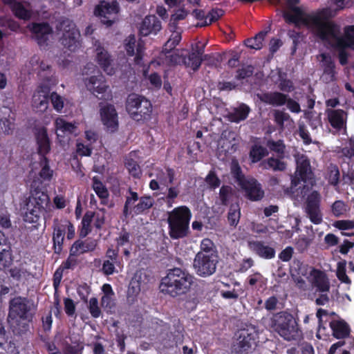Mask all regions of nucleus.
<instances>
[{
	"instance_id": "f257e3e1",
	"label": "nucleus",
	"mask_w": 354,
	"mask_h": 354,
	"mask_svg": "<svg viewBox=\"0 0 354 354\" xmlns=\"http://www.w3.org/2000/svg\"><path fill=\"white\" fill-rule=\"evenodd\" d=\"M335 13L330 8L317 10L315 12L306 14L299 7H292L291 12H285L283 18L288 24L295 26L304 25L310 29L319 39H325L326 32H333L334 26L325 23L328 18H333Z\"/></svg>"
},
{
	"instance_id": "f03ea898",
	"label": "nucleus",
	"mask_w": 354,
	"mask_h": 354,
	"mask_svg": "<svg viewBox=\"0 0 354 354\" xmlns=\"http://www.w3.org/2000/svg\"><path fill=\"white\" fill-rule=\"evenodd\" d=\"M33 301L25 297H15L9 301L8 322L15 335H21L29 330L36 313Z\"/></svg>"
},
{
	"instance_id": "7ed1b4c3",
	"label": "nucleus",
	"mask_w": 354,
	"mask_h": 354,
	"mask_svg": "<svg viewBox=\"0 0 354 354\" xmlns=\"http://www.w3.org/2000/svg\"><path fill=\"white\" fill-rule=\"evenodd\" d=\"M194 277L187 270L180 268H174L167 270V274L162 277L159 289L160 292L176 298L187 294L194 283Z\"/></svg>"
},
{
	"instance_id": "20e7f679",
	"label": "nucleus",
	"mask_w": 354,
	"mask_h": 354,
	"mask_svg": "<svg viewBox=\"0 0 354 354\" xmlns=\"http://www.w3.org/2000/svg\"><path fill=\"white\" fill-rule=\"evenodd\" d=\"M268 326L286 341L297 340L302 336L298 319L287 311L273 313L268 320Z\"/></svg>"
},
{
	"instance_id": "39448f33",
	"label": "nucleus",
	"mask_w": 354,
	"mask_h": 354,
	"mask_svg": "<svg viewBox=\"0 0 354 354\" xmlns=\"http://www.w3.org/2000/svg\"><path fill=\"white\" fill-rule=\"evenodd\" d=\"M50 204V198L46 192L39 187L32 189L31 184L30 193L26 203V212L24 219L26 222L33 223L36 229L40 225L39 222L47 213V207Z\"/></svg>"
},
{
	"instance_id": "423d86ee",
	"label": "nucleus",
	"mask_w": 354,
	"mask_h": 354,
	"mask_svg": "<svg viewBox=\"0 0 354 354\" xmlns=\"http://www.w3.org/2000/svg\"><path fill=\"white\" fill-rule=\"evenodd\" d=\"M167 215V223L170 238L178 240L188 236L192 216L190 209L185 205H180L168 212Z\"/></svg>"
},
{
	"instance_id": "0eeeda50",
	"label": "nucleus",
	"mask_w": 354,
	"mask_h": 354,
	"mask_svg": "<svg viewBox=\"0 0 354 354\" xmlns=\"http://www.w3.org/2000/svg\"><path fill=\"white\" fill-rule=\"evenodd\" d=\"M126 110L132 120L144 123L151 119L153 108L145 97L131 93L127 98Z\"/></svg>"
},
{
	"instance_id": "6e6552de",
	"label": "nucleus",
	"mask_w": 354,
	"mask_h": 354,
	"mask_svg": "<svg viewBox=\"0 0 354 354\" xmlns=\"http://www.w3.org/2000/svg\"><path fill=\"white\" fill-rule=\"evenodd\" d=\"M56 28L62 32L61 44L71 51H75L80 46V32L76 24L68 18H64L57 24Z\"/></svg>"
},
{
	"instance_id": "1a4fd4ad",
	"label": "nucleus",
	"mask_w": 354,
	"mask_h": 354,
	"mask_svg": "<svg viewBox=\"0 0 354 354\" xmlns=\"http://www.w3.org/2000/svg\"><path fill=\"white\" fill-rule=\"evenodd\" d=\"M236 335V340L232 350L233 353L249 354L257 346L259 335L254 327L249 326L239 329Z\"/></svg>"
},
{
	"instance_id": "9d476101",
	"label": "nucleus",
	"mask_w": 354,
	"mask_h": 354,
	"mask_svg": "<svg viewBox=\"0 0 354 354\" xmlns=\"http://www.w3.org/2000/svg\"><path fill=\"white\" fill-rule=\"evenodd\" d=\"M332 18H328L325 23H328L334 26L333 32L329 33L326 31V37L325 39H320L322 41H328L330 39L335 40V48H350L354 50V25L346 26L344 29V35L339 36L340 27Z\"/></svg>"
},
{
	"instance_id": "9b49d317",
	"label": "nucleus",
	"mask_w": 354,
	"mask_h": 354,
	"mask_svg": "<svg viewBox=\"0 0 354 354\" xmlns=\"http://www.w3.org/2000/svg\"><path fill=\"white\" fill-rule=\"evenodd\" d=\"M219 257L214 254H205L198 252L193 262V268L197 275L201 277H207L212 275L216 270Z\"/></svg>"
},
{
	"instance_id": "f8f14e48",
	"label": "nucleus",
	"mask_w": 354,
	"mask_h": 354,
	"mask_svg": "<svg viewBox=\"0 0 354 354\" xmlns=\"http://www.w3.org/2000/svg\"><path fill=\"white\" fill-rule=\"evenodd\" d=\"M118 12V3L115 1L112 3L101 1L94 10L95 15L99 17L101 22L106 27H111L115 23Z\"/></svg>"
},
{
	"instance_id": "ddd939ff",
	"label": "nucleus",
	"mask_w": 354,
	"mask_h": 354,
	"mask_svg": "<svg viewBox=\"0 0 354 354\" xmlns=\"http://www.w3.org/2000/svg\"><path fill=\"white\" fill-rule=\"evenodd\" d=\"M295 176L292 179V187H297L300 181L307 182L314 178V174L311 169L310 162L308 157L301 155L296 160Z\"/></svg>"
},
{
	"instance_id": "4468645a",
	"label": "nucleus",
	"mask_w": 354,
	"mask_h": 354,
	"mask_svg": "<svg viewBox=\"0 0 354 354\" xmlns=\"http://www.w3.org/2000/svg\"><path fill=\"white\" fill-rule=\"evenodd\" d=\"M100 104V115L102 123L105 127L107 131L114 133L118 131L119 127L118 114L114 106L111 104H106L103 106Z\"/></svg>"
},
{
	"instance_id": "2eb2a0df",
	"label": "nucleus",
	"mask_w": 354,
	"mask_h": 354,
	"mask_svg": "<svg viewBox=\"0 0 354 354\" xmlns=\"http://www.w3.org/2000/svg\"><path fill=\"white\" fill-rule=\"evenodd\" d=\"M320 203L321 196L317 191H313L306 198V212L310 221L316 225L322 222Z\"/></svg>"
},
{
	"instance_id": "dca6fc26",
	"label": "nucleus",
	"mask_w": 354,
	"mask_h": 354,
	"mask_svg": "<svg viewBox=\"0 0 354 354\" xmlns=\"http://www.w3.org/2000/svg\"><path fill=\"white\" fill-rule=\"evenodd\" d=\"M245 197L251 201H261L264 196L261 185L254 178L250 177L239 185Z\"/></svg>"
},
{
	"instance_id": "f3484780",
	"label": "nucleus",
	"mask_w": 354,
	"mask_h": 354,
	"mask_svg": "<svg viewBox=\"0 0 354 354\" xmlns=\"http://www.w3.org/2000/svg\"><path fill=\"white\" fill-rule=\"evenodd\" d=\"M162 29L161 21L154 15H147L140 24L138 34L141 37L156 35Z\"/></svg>"
},
{
	"instance_id": "a211bd4d",
	"label": "nucleus",
	"mask_w": 354,
	"mask_h": 354,
	"mask_svg": "<svg viewBox=\"0 0 354 354\" xmlns=\"http://www.w3.org/2000/svg\"><path fill=\"white\" fill-rule=\"evenodd\" d=\"M321 67L323 70L322 78L326 83H330L336 80L335 64L332 57L326 53L320 54Z\"/></svg>"
},
{
	"instance_id": "6ab92c4d",
	"label": "nucleus",
	"mask_w": 354,
	"mask_h": 354,
	"mask_svg": "<svg viewBox=\"0 0 354 354\" xmlns=\"http://www.w3.org/2000/svg\"><path fill=\"white\" fill-rule=\"evenodd\" d=\"M35 140L37 145V153L40 158L46 157L50 151V141L45 127L35 129Z\"/></svg>"
},
{
	"instance_id": "aec40b11",
	"label": "nucleus",
	"mask_w": 354,
	"mask_h": 354,
	"mask_svg": "<svg viewBox=\"0 0 354 354\" xmlns=\"http://www.w3.org/2000/svg\"><path fill=\"white\" fill-rule=\"evenodd\" d=\"M86 88L96 97L103 95L109 88L104 77L102 75H93L84 80Z\"/></svg>"
},
{
	"instance_id": "412c9836",
	"label": "nucleus",
	"mask_w": 354,
	"mask_h": 354,
	"mask_svg": "<svg viewBox=\"0 0 354 354\" xmlns=\"http://www.w3.org/2000/svg\"><path fill=\"white\" fill-rule=\"evenodd\" d=\"M326 114L328 122L333 129L340 131L346 127L347 113L344 110L327 109Z\"/></svg>"
},
{
	"instance_id": "4be33fe9",
	"label": "nucleus",
	"mask_w": 354,
	"mask_h": 354,
	"mask_svg": "<svg viewBox=\"0 0 354 354\" xmlns=\"http://www.w3.org/2000/svg\"><path fill=\"white\" fill-rule=\"evenodd\" d=\"M311 283L317 290L322 292L329 291L330 283L326 274L318 269L313 268L310 272Z\"/></svg>"
},
{
	"instance_id": "5701e85b",
	"label": "nucleus",
	"mask_w": 354,
	"mask_h": 354,
	"mask_svg": "<svg viewBox=\"0 0 354 354\" xmlns=\"http://www.w3.org/2000/svg\"><path fill=\"white\" fill-rule=\"evenodd\" d=\"M249 248L261 258L271 259L275 257L274 248L265 245L261 241H252L248 242Z\"/></svg>"
},
{
	"instance_id": "b1692460",
	"label": "nucleus",
	"mask_w": 354,
	"mask_h": 354,
	"mask_svg": "<svg viewBox=\"0 0 354 354\" xmlns=\"http://www.w3.org/2000/svg\"><path fill=\"white\" fill-rule=\"evenodd\" d=\"M96 52L97 63L106 74L112 75L115 71L111 66L113 59L109 52L100 46L96 48Z\"/></svg>"
},
{
	"instance_id": "393cba45",
	"label": "nucleus",
	"mask_w": 354,
	"mask_h": 354,
	"mask_svg": "<svg viewBox=\"0 0 354 354\" xmlns=\"http://www.w3.org/2000/svg\"><path fill=\"white\" fill-rule=\"evenodd\" d=\"M142 274L141 272H136L131 278L127 290V301L132 304L136 300L141 290L142 281Z\"/></svg>"
},
{
	"instance_id": "a878e982",
	"label": "nucleus",
	"mask_w": 354,
	"mask_h": 354,
	"mask_svg": "<svg viewBox=\"0 0 354 354\" xmlns=\"http://www.w3.org/2000/svg\"><path fill=\"white\" fill-rule=\"evenodd\" d=\"M288 95L281 92H267L262 94L260 100L267 104L274 106H281L286 104Z\"/></svg>"
},
{
	"instance_id": "bb28decb",
	"label": "nucleus",
	"mask_w": 354,
	"mask_h": 354,
	"mask_svg": "<svg viewBox=\"0 0 354 354\" xmlns=\"http://www.w3.org/2000/svg\"><path fill=\"white\" fill-rule=\"evenodd\" d=\"M205 51V44L201 42H198L192 52H188V61L191 62V69L193 71H196L200 68L203 59L202 55Z\"/></svg>"
},
{
	"instance_id": "cd10ccee",
	"label": "nucleus",
	"mask_w": 354,
	"mask_h": 354,
	"mask_svg": "<svg viewBox=\"0 0 354 354\" xmlns=\"http://www.w3.org/2000/svg\"><path fill=\"white\" fill-rule=\"evenodd\" d=\"M250 111L251 109L248 105L241 103L229 112L227 118L231 122L239 123L247 119Z\"/></svg>"
},
{
	"instance_id": "c85d7f7f",
	"label": "nucleus",
	"mask_w": 354,
	"mask_h": 354,
	"mask_svg": "<svg viewBox=\"0 0 354 354\" xmlns=\"http://www.w3.org/2000/svg\"><path fill=\"white\" fill-rule=\"evenodd\" d=\"M66 227L64 225H54L53 233V248L54 252L60 254L63 250Z\"/></svg>"
},
{
	"instance_id": "c756f323",
	"label": "nucleus",
	"mask_w": 354,
	"mask_h": 354,
	"mask_svg": "<svg viewBox=\"0 0 354 354\" xmlns=\"http://www.w3.org/2000/svg\"><path fill=\"white\" fill-rule=\"evenodd\" d=\"M3 114L5 117H0V127L2 131L6 134H11L15 129V118L13 116L10 109L4 108Z\"/></svg>"
},
{
	"instance_id": "7c9ffc66",
	"label": "nucleus",
	"mask_w": 354,
	"mask_h": 354,
	"mask_svg": "<svg viewBox=\"0 0 354 354\" xmlns=\"http://www.w3.org/2000/svg\"><path fill=\"white\" fill-rule=\"evenodd\" d=\"M333 335L337 339H343L350 334V327L344 320L331 321L329 324Z\"/></svg>"
},
{
	"instance_id": "2f4dec72",
	"label": "nucleus",
	"mask_w": 354,
	"mask_h": 354,
	"mask_svg": "<svg viewBox=\"0 0 354 354\" xmlns=\"http://www.w3.org/2000/svg\"><path fill=\"white\" fill-rule=\"evenodd\" d=\"M96 245V242L94 240L89 242H85L78 239L71 245L70 248L71 254L78 256L80 254L92 252L95 249Z\"/></svg>"
},
{
	"instance_id": "473e14b6",
	"label": "nucleus",
	"mask_w": 354,
	"mask_h": 354,
	"mask_svg": "<svg viewBox=\"0 0 354 354\" xmlns=\"http://www.w3.org/2000/svg\"><path fill=\"white\" fill-rule=\"evenodd\" d=\"M279 156L270 157L261 161L260 167L264 169H272L274 171H283L286 169L287 164Z\"/></svg>"
},
{
	"instance_id": "72a5a7b5",
	"label": "nucleus",
	"mask_w": 354,
	"mask_h": 354,
	"mask_svg": "<svg viewBox=\"0 0 354 354\" xmlns=\"http://www.w3.org/2000/svg\"><path fill=\"white\" fill-rule=\"evenodd\" d=\"M169 57V62L174 65H183L191 68V62L188 61L187 50L184 49L174 50L172 53L167 56Z\"/></svg>"
},
{
	"instance_id": "f704fd0d",
	"label": "nucleus",
	"mask_w": 354,
	"mask_h": 354,
	"mask_svg": "<svg viewBox=\"0 0 354 354\" xmlns=\"http://www.w3.org/2000/svg\"><path fill=\"white\" fill-rule=\"evenodd\" d=\"M162 330L164 331H168L170 329V326L169 324L164 323V324L162 325ZM174 331H171L169 333H166L167 338L169 341L178 342L180 340H182L183 337V333H184V327L182 324H180L179 321L176 324L174 325Z\"/></svg>"
},
{
	"instance_id": "c9c22d12",
	"label": "nucleus",
	"mask_w": 354,
	"mask_h": 354,
	"mask_svg": "<svg viewBox=\"0 0 354 354\" xmlns=\"http://www.w3.org/2000/svg\"><path fill=\"white\" fill-rule=\"evenodd\" d=\"M11 259V248L4 233L0 230V264L5 266Z\"/></svg>"
},
{
	"instance_id": "e433bc0d",
	"label": "nucleus",
	"mask_w": 354,
	"mask_h": 354,
	"mask_svg": "<svg viewBox=\"0 0 354 354\" xmlns=\"http://www.w3.org/2000/svg\"><path fill=\"white\" fill-rule=\"evenodd\" d=\"M92 188L97 196L101 199V203L106 205L109 196L107 188L97 176H94L92 178Z\"/></svg>"
},
{
	"instance_id": "4c0bfd02",
	"label": "nucleus",
	"mask_w": 354,
	"mask_h": 354,
	"mask_svg": "<svg viewBox=\"0 0 354 354\" xmlns=\"http://www.w3.org/2000/svg\"><path fill=\"white\" fill-rule=\"evenodd\" d=\"M9 7L13 15L19 19L28 21L32 17V10L26 8L21 2L16 1Z\"/></svg>"
},
{
	"instance_id": "58836bf2",
	"label": "nucleus",
	"mask_w": 354,
	"mask_h": 354,
	"mask_svg": "<svg viewBox=\"0 0 354 354\" xmlns=\"http://www.w3.org/2000/svg\"><path fill=\"white\" fill-rule=\"evenodd\" d=\"M137 205L133 207V212L135 214H142L145 211L150 209L153 205V200L151 196H142L139 198Z\"/></svg>"
},
{
	"instance_id": "ea45409f",
	"label": "nucleus",
	"mask_w": 354,
	"mask_h": 354,
	"mask_svg": "<svg viewBox=\"0 0 354 354\" xmlns=\"http://www.w3.org/2000/svg\"><path fill=\"white\" fill-rule=\"evenodd\" d=\"M268 151L266 147L258 144H254L250 151V158L254 163L261 160L264 157L268 155Z\"/></svg>"
},
{
	"instance_id": "a19ab883",
	"label": "nucleus",
	"mask_w": 354,
	"mask_h": 354,
	"mask_svg": "<svg viewBox=\"0 0 354 354\" xmlns=\"http://www.w3.org/2000/svg\"><path fill=\"white\" fill-rule=\"evenodd\" d=\"M266 33V31H261L254 37L247 39L245 41V46L251 49L260 50L263 47V41Z\"/></svg>"
},
{
	"instance_id": "79ce46f5",
	"label": "nucleus",
	"mask_w": 354,
	"mask_h": 354,
	"mask_svg": "<svg viewBox=\"0 0 354 354\" xmlns=\"http://www.w3.org/2000/svg\"><path fill=\"white\" fill-rule=\"evenodd\" d=\"M267 147L270 149V151L275 152L277 153V156H279V158H284L286 145H284L283 140H279L274 141L272 140H269L267 142Z\"/></svg>"
},
{
	"instance_id": "37998d69",
	"label": "nucleus",
	"mask_w": 354,
	"mask_h": 354,
	"mask_svg": "<svg viewBox=\"0 0 354 354\" xmlns=\"http://www.w3.org/2000/svg\"><path fill=\"white\" fill-rule=\"evenodd\" d=\"M94 216V212H86L82 219V228L80 231V236L84 237L87 236L91 232V224Z\"/></svg>"
},
{
	"instance_id": "c03bdc74",
	"label": "nucleus",
	"mask_w": 354,
	"mask_h": 354,
	"mask_svg": "<svg viewBox=\"0 0 354 354\" xmlns=\"http://www.w3.org/2000/svg\"><path fill=\"white\" fill-rule=\"evenodd\" d=\"M200 248L201 250L198 252L209 255L212 254V256L214 254L215 257H218L216 246L214 242L209 239H203L201 241Z\"/></svg>"
},
{
	"instance_id": "a18cd8bd",
	"label": "nucleus",
	"mask_w": 354,
	"mask_h": 354,
	"mask_svg": "<svg viewBox=\"0 0 354 354\" xmlns=\"http://www.w3.org/2000/svg\"><path fill=\"white\" fill-rule=\"evenodd\" d=\"M241 216L240 208L238 204H232L227 214V220L231 226L236 227Z\"/></svg>"
},
{
	"instance_id": "49530a36",
	"label": "nucleus",
	"mask_w": 354,
	"mask_h": 354,
	"mask_svg": "<svg viewBox=\"0 0 354 354\" xmlns=\"http://www.w3.org/2000/svg\"><path fill=\"white\" fill-rule=\"evenodd\" d=\"M31 31L37 35H50L53 32L52 27L47 22L33 23Z\"/></svg>"
},
{
	"instance_id": "de8ad7c7",
	"label": "nucleus",
	"mask_w": 354,
	"mask_h": 354,
	"mask_svg": "<svg viewBox=\"0 0 354 354\" xmlns=\"http://www.w3.org/2000/svg\"><path fill=\"white\" fill-rule=\"evenodd\" d=\"M40 164L42 167L39 173V176L44 180H50L53 176V171L50 168L48 158H40Z\"/></svg>"
},
{
	"instance_id": "09e8293b",
	"label": "nucleus",
	"mask_w": 354,
	"mask_h": 354,
	"mask_svg": "<svg viewBox=\"0 0 354 354\" xmlns=\"http://www.w3.org/2000/svg\"><path fill=\"white\" fill-rule=\"evenodd\" d=\"M224 10L221 8H212L207 15V17L209 18V22L204 21L201 24H198L197 26L203 27L209 26L212 23L218 21L224 15Z\"/></svg>"
},
{
	"instance_id": "8fccbe9b",
	"label": "nucleus",
	"mask_w": 354,
	"mask_h": 354,
	"mask_svg": "<svg viewBox=\"0 0 354 354\" xmlns=\"http://www.w3.org/2000/svg\"><path fill=\"white\" fill-rule=\"evenodd\" d=\"M233 195V189L230 185H223L220 188L219 198L221 204L223 205H227Z\"/></svg>"
},
{
	"instance_id": "3c124183",
	"label": "nucleus",
	"mask_w": 354,
	"mask_h": 354,
	"mask_svg": "<svg viewBox=\"0 0 354 354\" xmlns=\"http://www.w3.org/2000/svg\"><path fill=\"white\" fill-rule=\"evenodd\" d=\"M346 261L345 260L337 263L336 275L337 279L342 283L351 284V280L346 274Z\"/></svg>"
},
{
	"instance_id": "603ef678",
	"label": "nucleus",
	"mask_w": 354,
	"mask_h": 354,
	"mask_svg": "<svg viewBox=\"0 0 354 354\" xmlns=\"http://www.w3.org/2000/svg\"><path fill=\"white\" fill-rule=\"evenodd\" d=\"M167 195L162 199L165 202L168 208L171 207L176 203V198L180 194V189L177 187H170L168 188Z\"/></svg>"
},
{
	"instance_id": "864d4df0",
	"label": "nucleus",
	"mask_w": 354,
	"mask_h": 354,
	"mask_svg": "<svg viewBox=\"0 0 354 354\" xmlns=\"http://www.w3.org/2000/svg\"><path fill=\"white\" fill-rule=\"evenodd\" d=\"M231 174L239 185H241V183L249 178L244 176L242 172V169L237 162H232L231 166Z\"/></svg>"
},
{
	"instance_id": "5fc2aeb1",
	"label": "nucleus",
	"mask_w": 354,
	"mask_h": 354,
	"mask_svg": "<svg viewBox=\"0 0 354 354\" xmlns=\"http://www.w3.org/2000/svg\"><path fill=\"white\" fill-rule=\"evenodd\" d=\"M125 167L130 175L133 178H140L142 173L140 165L133 158H129L125 162Z\"/></svg>"
},
{
	"instance_id": "6e6d98bb",
	"label": "nucleus",
	"mask_w": 354,
	"mask_h": 354,
	"mask_svg": "<svg viewBox=\"0 0 354 354\" xmlns=\"http://www.w3.org/2000/svg\"><path fill=\"white\" fill-rule=\"evenodd\" d=\"M331 210L335 216L340 217L346 212L347 205L343 201H335L331 206Z\"/></svg>"
},
{
	"instance_id": "4d7b16f0",
	"label": "nucleus",
	"mask_w": 354,
	"mask_h": 354,
	"mask_svg": "<svg viewBox=\"0 0 354 354\" xmlns=\"http://www.w3.org/2000/svg\"><path fill=\"white\" fill-rule=\"evenodd\" d=\"M56 128L57 131H60L64 133H73L76 127L73 124L66 122L63 119H58L56 120Z\"/></svg>"
},
{
	"instance_id": "13d9d810",
	"label": "nucleus",
	"mask_w": 354,
	"mask_h": 354,
	"mask_svg": "<svg viewBox=\"0 0 354 354\" xmlns=\"http://www.w3.org/2000/svg\"><path fill=\"white\" fill-rule=\"evenodd\" d=\"M339 171L337 165H331L329 168L328 181L333 185L337 186L339 183Z\"/></svg>"
},
{
	"instance_id": "bf43d9fd",
	"label": "nucleus",
	"mask_w": 354,
	"mask_h": 354,
	"mask_svg": "<svg viewBox=\"0 0 354 354\" xmlns=\"http://www.w3.org/2000/svg\"><path fill=\"white\" fill-rule=\"evenodd\" d=\"M88 308L92 317L98 318L101 315V309L96 297H92L88 301Z\"/></svg>"
},
{
	"instance_id": "052dcab7",
	"label": "nucleus",
	"mask_w": 354,
	"mask_h": 354,
	"mask_svg": "<svg viewBox=\"0 0 354 354\" xmlns=\"http://www.w3.org/2000/svg\"><path fill=\"white\" fill-rule=\"evenodd\" d=\"M290 115L283 111L276 110L274 112V120L281 129L283 128L284 122L290 119Z\"/></svg>"
},
{
	"instance_id": "680f3d73",
	"label": "nucleus",
	"mask_w": 354,
	"mask_h": 354,
	"mask_svg": "<svg viewBox=\"0 0 354 354\" xmlns=\"http://www.w3.org/2000/svg\"><path fill=\"white\" fill-rule=\"evenodd\" d=\"M187 15V11L184 8L177 10L175 13L171 16L170 25L176 27L178 21L185 19Z\"/></svg>"
},
{
	"instance_id": "e2e57ef3",
	"label": "nucleus",
	"mask_w": 354,
	"mask_h": 354,
	"mask_svg": "<svg viewBox=\"0 0 354 354\" xmlns=\"http://www.w3.org/2000/svg\"><path fill=\"white\" fill-rule=\"evenodd\" d=\"M254 73V68L251 65L239 68L236 71V79L238 80H243L246 77H251Z\"/></svg>"
},
{
	"instance_id": "0e129e2a",
	"label": "nucleus",
	"mask_w": 354,
	"mask_h": 354,
	"mask_svg": "<svg viewBox=\"0 0 354 354\" xmlns=\"http://www.w3.org/2000/svg\"><path fill=\"white\" fill-rule=\"evenodd\" d=\"M93 147L91 145H84L77 142L76 144V153L80 156H91Z\"/></svg>"
},
{
	"instance_id": "69168bd1",
	"label": "nucleus",
	"mask_w": 354,
	"mask_h": 354,
	"mask_svg": "<svg viewBox=\"0 0 354 354\" xmlns=\"http://www.w3.org/2000/svg\"><path fill=\"white\" fill-rule=\"evenodd\" d=\"M50 89L48 86H41L40 88L37 91L38 93H43V99L40 100V102L37 105V108L46 109L48 106V93Z\"/></svg>"
},
{
	"instance_id": "338daca9",
	"label": "nucleus",
	"mask_w": 354,
	"mask_h": 354,
	"mask_svg": "<svg viewBox=\"0 0 354 354\" xmlns=\"http://www.w3.org/2000/svg\"><path fill=\"white\" fill-rule=\"evenodd\" d=\"M127 42L124 44V48L129 56H133L135 55L136 47V37L134 35H130L126 39Z\"/></svg>"
},
{
	"instance_id": "774afa93",
	"label": "nucleus",
	"mask_w": 354,
	"mask_h": 354,
	"mask_svg": "<svg viewBox=\"0 0 354 354\" xmlns=\"http://www.w3.org/2000/svg\"><path fill=\"white\" fill-rule=\"evenodd\" d=\"M205 181L208 185L213 189L218 187L221 185V180L214 171H210L205 178Z\"/></svg>"
}]
</instances>
